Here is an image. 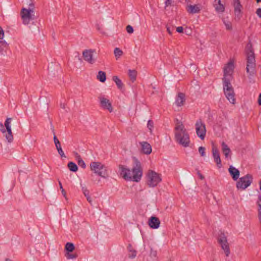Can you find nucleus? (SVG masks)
I'll list each match as a JSON object with an SVG mask.
<instances>
[{
    "mask_svg": "<svg viewBox=\"0 0 261 261\" xmlns=\"http://www.w3.org/2000/svg\"><path fill=\"white\" fill-rule=\"evenodd\" d=\"M133 168L132 170L125 167L124 166H119L120 174L125 180H132L135 182L140 181L143 174V169L141 162L135 157H133Z\"/></svg>",
    "mask_w": 261,
    "mask_h": 261,
    "instance_id": "nucleus-1",
    "label": "nucleus"
},
{
    "mask_svg": "<svg viewBox=\"0 0 261 261\" xmlns=\"http://www.w3.org/2000/svg\"><path fill=\"white\" fill-rule=\"evenodd\" d=\"M255 59L254 53L252 48L251 45L248 47L247 51V66L246 71L248 74V77L250 80V82H251L252 77H253L255 74Z\"/></svg>",
    "mask_w": 261,
    "mask_h": 261,
    "instance_id": "nucleus-2",
    "label": "nucleus"
},
{
    "mask_svg": "<svg viewBox=\"0 0 261 261\" xmlns=\"http://www.w3.org/2000/svg\"><path fill=\"white\" fill-rule=\"evenodd\" d=\"M27 4H29V8H22L21 10V16L24 24H28L31 21L35 19L34 14V5L32 0H25Z\"/></svg>",
    "mask_w": 261,
    "mask_h": 261,
    "instance_id": "nucleus-3",
    "label": "nucleus"
},
{
    "mask_svg": "<svg viewBox=\"0 0 261 261\" xmlns=\"http://www.w3.org/2000/svg\"><path fill=\"white\" fill-rule=\"evenodd\" d=\"M90 169L94 173L104 178L108 177L106 167L99 162H92L90 164Z\"/></svg>",
    "mask_w": 261,
    "mask_h": 261,
    "instance_id": "nucleus-4",
    "label": "nucleus"
},
{
    "mask_svg": "<svg viewBox=\"0 0 261 261\" xmlns=\"http://www.w3.org/2000/svg\"><path fill=\"white\" fill-rule=\"evenodd\" d=\"M147 184L149 187H154L162 180L161 175L149 170L147 174Z\"/></svg>",
    "mask_w": 261,
    "mask_h": 261,
    "instance_id": "nucleus-5",
    "label": "nucleus"
},
{
    "mask_svg": "<svg viewBox=\"0 0 261 261\" xmlns=\"http://www.w3.org/2000/svg\"><path fill=\"white\" fill-rule=\"evenodd\" d=\"M236 183V187L238 190H244L249 187L253 182V176L250 174L241 177L238 179Z\"/></svg>",
    "mask_w": 261,
    "mask_h": 261,
    "instance_id": "nucleus-6",
    "label": "nucleus"
},
{
    "mask_svg": "<svg viewBox=\"0 0 261 261\" xmlns=\"http://www.w3.org/2000/svg\"><path fill=\"white\" fill-rule=\"evenodd\" d=\"M175 137L176 141L185 147L189 146L190 141L189 135L187 131H184L183 133H175Z\"/></svg>",
    "mask_w": 261,
    "mask_h": 261,
    "instance_id": "nucleus-7",
    "label": "nucleus"
},
{
    "mask_svg": "<svg viewBox=\"0 0 261 261\" xmlns=\"http://www.w3.org/2000/svg\"><path fill=\"white\" fill-rule=\"evenodd\" d=\"M218 242L227 256L230 254V249L227 238L223 232H221L218 237Z\"/></svg>",
    "mask_w": 261,
    "mask_h": 261,
    "instance_id": "nucleus-8",
    "label": "nucleus"
},
{
    "mask_svg": "<svg viewBox=\"0 0 261 261\" xmlns=\"http://www.w3.org/2000/svg\"><path fill=\"white\" fill-rule=\"evenodd\" d=\"M195 129L197 135L203 140L205 137L206 130L205 125L201 119H199L196 121L195 123Z\"/></svg>",
    "mask_w": 261,
    "mask_h": 261,
    "instance_id": "nucleus-9",
    "label": "nucleus"
},
{
    "mask_svg": "<svg viewBox=\"0 0 261 261\" xmlns=\"http://www.w3.org/2000/svg\"><path fill=\"white\" fill-rule=\"evenodd\" d=\"M233 6L234 7V19L239 21L242 17L243 6L241 4L240 0H233Z\"/></svg>",
    "mask_w": 261,
    "mask_h": 261,
    "instance_id": "nucleus-10",
    "label": "nucleus"
},
{
    "mask_svg": "<svg viewBox=\"0 0 261 261\" xmlns=\"http://www.w3.org/2000/svg\"><path fill=\"white\" fill-rule=\"evenodd\" d=\"M98 99L100 102V106L102 109L108 110L110 113L113 112V108L109 99L103 96H99Z\"/></svg>",
    "mask_w": 261,
    "mask_h": 261,
    "instance_id": "nucleus-11",
    "label": "nucleus"
},
{
    "mask_svg": "<svg viewBox=\"0 0 261 261\" xmlns=\"http://www.w3.org/2000/svg\"><path fill=\"white\" fill-rule=\"evenodd\" d=\"M95 50L90 49H85L83 51V57L84 59L90 64H93L95 60L93 58V53Z\"/></svg>",
    "mask_w": 261,
    "mask_h": 261,
    "instance_id": "nucleus-12",
    "label": "nucleus"
},
{
    "mask_svg": "<svg viewBox=\"0 0 261 261\" xmlns=\"http://www.w3.org/2000/svg\"><path fill=\"white\" fill-rule=\"evenodd\" d=\"M160 219L155 216L150 217L148 221V224L151 228L157 229L160 225Z\"/></svg>",
    "mask_w": 261,
    "mask_h": 261,
    "instance_id": "nucleus-13",
    "label": "nucleus"
},
{
    "mask_svg": "<svg viewBox=\"0 0 261 261\" xmlns=\"http://www.w3.org/2000/svg\"><path fill=\"white\" fill-rule=\"evenodd\" d=\"M53 132L54 133V138H53L54 142L56 149L58 150L59 154L61 155V158H66V155H65V154L62 149L61 143L59 141V140H58L56 135H55V133L54 129H53Z\"/></svg>",
    "mask_w": 261,
    "mask_h": 261,
    "instance_id": "nucleus-14",
    "label": "nucleus"
},
{
    "mask_svg": "<svg viewBox=\"0 0 261 261\" xmlns=\"http://www.w3.org/2000/svg\"><path fill=\"white\" fill-rule=\"evenodd\" d=\"M212 152L214 161L216 163L217 166L219 168H221L222 165L221 164V160L220 159L219 150L217 147L213 146L212 148Z\"/></svg>",
    "mask_w": 261,
    "mask_h": 261,
    "instance_id": "nucleus-15",
    "label": "nucleus"
},
{
    "mask_svg": "<svg viewBox=\"0 0 261 261\" xmlns=\"http://www.w3.org/2000/svg\"><path fill=\"white\" fill-rule=\"evenodd\" d=\"M228 172L233 180L237 181L239 178L240 172L233 166H229Z\"/></svg>",
    "mask_w": 261,
    "mask_h": 261,
    "instance_id": "nucleus-16",
    "label": "nucleus"
},
{
    "mask_svg": "<svg viewBox=\"0 0 261 261\" xmlns=\"http://www.w3.org/2000/svg\"><path fill=\"white\" fill-rule=\"evenodd\" d=\"M224 93L227 99L229 101V102L234 104L235 103L236 99L234 98V92L233 88H232L228 90V91H225L224 92Z\"/></svg>",
    "mask_w": 261,
    "mask_h": 261,
    "instance_id": "nucleus-17",
    "label": "nucleus"
},
{
    "mask_svg": "<svg viewBox=\"0 0 261 261\" xmlns=\"http://www.w3.org/2000/svg\"><path fill=\"white\" fill-rule=\"evenodd\" d=\"M142 152L146 154H149L152 151L151 145L147 142L141 143Z\"/></svg>",
    "mask_w": 261,
    "mask_h": 261,
    "instance_id": "nucleus-18",
    "label": "nucleus"
},
{
    "mask_svg": "<svg viewBox=\"0 0 261 261\" xmlns=\"http://www.w3.org/2000/svg\"><path fill=\"white\" fill-rule=\"evenodd\" d=\"M200 8L197 5H190L188 6L187 11L191 14H195L199 13L200 11Z\"/></svg>",
    "mask_w": 261,
    "mask_h": 261,
    "instance_id": "nucleus-19",
    "label": "nucleus"
},
{
    "mask_svg": "<svg viewBox=\"0 0 261 261\" xmlns=\"http://www.w3.org/2000/svg\"><path fill=\"white\" fill-rule=\"evenodd\" d=\"M214 7L218 12H223L225 11V7L221 3V0H215Z\"/></svg>",
    "mask_w": 261,
    "mask_h": 261,
    "instance_id": "nucleus-20",
    "label": "nucleus"
},
{
    "mask_svg": "<svg viewBox=\"0 0 261 261\" xmlns=\"http://www.w3.org/2000/svg\"><path fill=\"white\" fill-rule=\"evenodd\" d=\"M222 80L223 83V86L224 92L225 91H228V90L233 88L230 83L229 79L226 78V77H224Z\"/></svg>",
    "mask_w": 261,
    "mask_h": 261,
    "instance_id": "nucleus-21",
    "label": "nucleus"
},
{
    "mask_svg": "<svg viewBox=\"0 0 261 261\" xmlns=\"http://www.w3.org/2000/svg\"><path fill=\"white\" fill-rule=\"evenodd\" d=\"M185 95L182 93H179L176 99V104L177 106H181L185 100Z\"/></svg>",
    "mask_w": 261,
    "mask_h": 261,
    "instance_id": "nucleus-22",
    "label": "nucleus"
},
{
    "mask_svg": "<svg viewBox=\"0 0 261 261\" xmlns=\"http://www.w3.org/2000/svg\"><path fill=\"white\" fill-rule=\"evenodd\" d=\"M221 145L222 152L224 153L225 158H227L229 156L231 150L230 148L228 147V145L224 142H223L222 143Z\"/></svg>",
    "mask_w": 261,
    "mask_h": 261,
    "instance_id": "nucleus-23",
    "label": "nucleus"
},
{
    "mask_svg": "<svg viewBox=\"0 0 261 261\" xmlns=\"http://www.w3.org/2000/svg\"><path fill=\"white\" fill-rule=\"evenodd\" d=\"M234 68V65L232 62H229L227 64V66L225 67L224 69V76L226 77V76L228 74V73L233 70Z\"/></svg>",
    "mask_w": 261,
    "mask_h": 261,
    "instance_id": "nucleus-24",
    "label": "nucleus"
},
{
    "mask_svg": "<svg viewBox=\"0 0 261 261\" xmlns=\"http://www.w3.org/2000/svg\"><path fill=\"white\" fill-rule=\"evenodd\" d=\"M97 79L101 82L103 83L106 80V74L104 71H99L97 75Z\"/></svg>",
    "mask_w": 261,
    "mask_h": 261,
    "instance_id": "nucleus-25",
    "label": "nucleus"
},
{
    "mask_svg": "<svg viewBox=\"0 0 261 261\" xmlns=\"http://www.w3.org/2000/svg\"><path fill=\"white\" fill-rule=\"evenodd\" d=\"M113 81L116 83L118 89H121L123 88V84L117 76H114L113 77Z\"/></svg>",
    "mask_w": 261,
    "mask_h": 261,
    "instance_id": "nucleus-26",
    "label": "nucleus"
},
{
    "mask_svg": "<svg viewBox=\"0 0 261 261\" xmlns=\"http://www.w3.org/2000/svg\"><path fill=\"white\" fill-rule=\"evenodd\" d=\"M65 249L66 253L72 252L75 249L74 245L72 243L67 242L65 245Z\"/></svg>",
    "mask_w": 261,
    "mask_h": 261,
    "instance_id": "nucleus-27",
    "label": "nucleus"
},
{
    "mask_svg": "<svg viewBox=\"0 0 261 261\" xmlns=\"http://www.w3.org/2000/svg\"><path fill=\"white\" fill-rule=\"evenodd\" d=\"M128 75L130 81L134 83L136 80L137 71L135 70H128Z\"/></svg>",
    "mask_w": 261,
    "mask_h": 261,
    "instance_id": "nucleus-28",
    "label": "nucleus"
},
{
    "mask_svg": "<svg viewBox=\"0 0 261 261\" xmlns=\"http://www.w3.org/2000/svg\"><path fill=\"white\" fill-rule=\"evenodd\" d=\"M68 168L70 171L75 172L78 170V167L75 163L73 162H70L67 165Z\"/></svg>",
    "mask_w": 261,
    "mask_h": 261,
    "instance_id": "nucleus-29",
    "label": "nucleus"
},
{
    "mask_svg": "<svg viewBox=\"0 0 261 261\" xmlns=\"http://www.w3.org/2000/svg\"><path fill=\"white\" fill-rule=\"evenodd\" d=\"M177 124L176 125V126L175 127V129L176 131L180 130V132H178L177 133H183L184 131H187L186 129H185L184 126L182 123L180 121H178V120H177Z\"/></svg>",
    "mask_w": 261,
    "mask_h": 261,
    "instance_id": "nucleus-30",
    "label": "nucleus"
},
{
    "mask_svg": "<svg viewBox=\"0 0 261 261\" xmlns=\"http://www.w3.org/2000/svg\"><path fill=\"white\" fill-rule=\"evenodd\" d=\"M75 156L77 160L78 165L82 168L85 169L86 168V164L85 162L81 158L80 155H79L77 153H76Z\"/></svg>",
    "mask_w": 261,
    "mask_h": 261,
    "instance_id": "nucleus-31",
    "label": "nucleus"
},
{
    "mask_svg": "<svg viewBox=\"0 0 261 261\" xmlns=\"http://www.w3.org/2000/svg\"><path fill=\"white\" fill-rule=\"evenodd\" d=\"M6 132H7V134L6 135V139L9 142L11 143L13 140V136L12 135V129L6 130Z\"/></svg>",
    "mask_w": 261,
    "mask_h": 261,
    "instance_id": "nucleus-32",
    "label": "nucleus"
},
{
    "mask_svg": "<svg viewBox=\"0 0 261 261\" xmlns=\"http://www.w3.org/2000/svg\"><path fill=\"white\" fill-rule=\"evenodd\" d=\"M114 53L116 59L120 58L123 54L122 50L118 47L115 48Z\"/></svg>",
    "mask_w": 261,
    "mask_h": 261,
    "instance_id": "nucleus-33",
    "label": "nucleus"
},
{
    "mask_svg": "<svg viewBox=\"0 0 261 261\" xmlns=\"http://www.w3.org/2000/svg\"><path fill=\"white\" fill-rule=\"evenodd\" d=\"M12 118H7V119L6 120L5 122V126L6 127V130H9L10 129H11V120H12Z\"/></svg>",
    "mask_w": 261,
    "mask_h": 261,
    "instance_id": "nucleus-34",
    "label": "nucleus"
},
{
    "mask_svg": "<svg viewBox=\"0 0 261 261\" xmlns=\"http://www.w3.org/2000/svg\"><path fill=\"white\" fill-rule=\"evenodd\" d=\"M81 186L82 187L83 193L84 194L85 196L86 197L90 196L89 191L87 189L86 187L85 186H83L82 184H81Z\"/></svg>",
    "mask_w": 261,
    "mask_h": 261,
    "instance_id": "nucleus-35",
    "label": "nucleus"
},
{
    "mask_svg": "<svg viewBox=\"0 0 261 261\" xmlns=\"http://www.w3.org/2000/svg\"><path fill=\"white\" fill-rule=\"evenodd\" d=\"M71 252L66 253L65 256L67 259L76 258L77 255L76 254H72Z\"/></svg>",
    "mask_w": 261,
    "mask_h": 261,
    "instance_id": "nucleus-36",
    "label": "nucleus"
},
{
    "mask_svg": "<svg viewBox=\"0 0 261 261\" xmlns=\"http://www.w3.org/2000/svg\"><path fill=\"white\" fill-rule=\"evenodd\" d=\"M153 122L152 120H148L147 122V127L150 130V133L152 132V129L153 128Z\"/></svg>",
    "mask_w": 261,
    "mask_h": 261,
    "instance_id": "nucleus-37",
    "label": "nucleus"
},
{
    "mask_svg": "<svg viewBox=\"0 0 261 261\" xmlns=\"http://www.w3.org/2000/svg\"><path fill=\"white\" fill-rule=\"evenodd\" d=\"M205 148L204 147L200 146L198 148V151L201 156H204L205 155Z\"/></svg>",
    "mask_w": 261,
    "mask_h": 261,
    "instance_id": "nucleus-38",
    "label": "nucleus"
},
{
    "mask_svg": "<svg viewBox=\"0 0 261 261\" xmlns=\"http://www.w3.org/2000/svg\"><path fill=\"white\" fill-rule=\"evenodd\" d=\"M137 255V251L135 250H134L130 252L128 254V257L130 258H134Z\"/></svg>",
    "mask_w": 261,
    "mask_h": 261,
    "instance_id": "nucleus-39",
    "label": "nucleus"
},
{
    "mask_svg": "<svg viewBox=\"0 0 261 261\" xmlns=\"http://www.w3.org/2000/svg\"><path fill=\"white\" fill-rule=\"evenodd\" d=\"M166 28H167V31L168 33L170 35H172L173 31L174 30V27H173V26L170 27V26L167 25Z\"/></svg>",
    "mask_w": 261,
    "mask_h": 261,
    "instance_id": "nucleus-40",
    "label": "nucleus"
},
{
    "mask_svg": "<svg viewBox=\"0 0 261 261\" xmlns=\"http://www.w3.org/2000/svg\"><path fill=\"white\" fill-rule=\"evenodd\" d=\"M126 30L128 34H132L134 32V29L130 25H128L126 26Z\"/></svg>",
    "mask_w": 261,
    "mask_h": 261,
    "instance_id": "nucleus-41",
    "label": "nucleus"
},
{
    "mask_svg": "<svg viewBox=\"0 0 261 261\" xmlns=\"http://www.w3.org/2000/svg\"><path fill=\"white\" fill-rule=\"evenodd\" d=\"M225 25V27H226V29L228 30H232V25H231V23L230 22H227V23L225 22V21L224 22Z\"/></svg>",
    "mask_w": 261,
    "mask_h": 261,
    "instance_id": "nucleus-42",
    "label": "nucleus"
},
{
    "mask_svg": "<svg viewBox=\"0 0 261 261\" xmlns=\"http://www.w3.org/2000/svg\"><path fill=\"white\" fill-rule=\"evenodd\" d=\"M0 130L2 133H6V129L5 128V125H4L1 122H0Z\"/></svg>",
    "mask_w": 261,
    "mask_h": 261,
    "instance_id": "nucleus-43",
    "label": "nucleus"
},
{
    "mask_svg": "<svg viewBox=\"0 0 261 261\" xmlns=\"http://www.w3.org/2000/svg\"><path fill=\"white\" fill-rule=\"evenodd\" d=\"M157 255V252L155 250H153L152 248L150 250V256L153 257H156Z\"/></svg>",
    "mask_w": 261,
    "mask_h": 261,
    "instance_id": "nucleus-44",
    "label": "nucleus"
},
{
    "mask_svg": "<svg viewBox=\"0 0 261 261\" xmlns=\"http://www.w3.org/2000/svg\"><path fill=\"white\" fill-rule=\"evenodd\" d=\"M4 37V31L0 26V39L2 40Z\"/></svg>",
    "mask_w": 261,
    "mask_h": 261,
    "instance_id": "nucleus-45",
    "label": "nucleus"
},
{
    "mask_svg": "<svg viewBox=\"0 0 261 261\" xmlns=\"http://www.w3.org/2000/svg\"><path fill=\"white\" fill-rule=\"evenodd\" d=\"M172 0H166V1L165 2V6L167 7L169 6H171L172 5Z\"/></svg>",
    "mask_w": 261,
    "mask_h": 261,
    "instance_id": "nucleus-46",
    "label": "nucleus"
},
{
    "mask_svg": "<svg viewBox=\"0 0 261 261\" xmlns=\"http://www.w3.org/2000/svg\"><path fill=\"white\" fill-rule=\"evenodd\" d=\"M184 29L182 27H178L176 28V31L179 33H183Z\"/></svg>",
    "mask_w": 261,
    "mask_h": 261,
    "instance_id": "nucleus-47",
    "label": "nucleus"
},
{
    "mask_svg": "<svg viewBox=\"0 0 261 261\" xmlns=\"http://www.w3.org/2000/svg\"><path fill=\"white\" fill-rule=\"evenodd\" d=\"M0 43L5 47H7L8 46V44L5 40H0Z\"/></svg>",
    "mask_w": 261,
    "mask_h": 261,
    "instance_id": "nucleus-48",
    "label": "nucleus"
},
{
    "mask_svg": "<svg viewBox=\"0 0 261 261\" xmlns=\"http://www.w3.org/2000/svg\"><path fill=\"white\" fill-rule=\"evenodd\" d=\"M256 13L259 18H261V8L257 9Z\"/></svg>",
    "mask_w": 261,
    "mask_h": 261,
    "instance_id": "nucleus-49",
    "label": "nucleus"
},
{
    "mask_svg": "<svg viewBox=\"0 0 261 261\" xmlns=\"http://www.w3.org/2000/svg\"><path fill=\"white\" fill-rule=\"evenodd\" d=\"M86 199L87 200V201H88V202L91 205H92V200L91 199V198L90 197V196H88V197H86Z\"/></svg>",
    "mask_w": 261,
    "mask_h": 261,
    "instance_id": "nucleus-50",
    "label": "nucleus"
},
{
    "mask_svg": "<svg viewBox=\"0 0 261 261\" xmlns=\"http://www.w3.org/2000/svg\"><path fill=\"white\" fill-rule=\"evenodd\" d=\"M127 250L129 252L134 250L133 249L132 245L130 244H129L127 246Z\"/></svg>",
    "mask_w": 261,
    "mask_h": 261,
    "instance_id": "nucleus-51",
    "label": "nucleus"
},
{
    "mask_svg": "<svg viewBox=\"0 0 261 261\" xmlns=\"http://www.w3.org/2000/svg\"><path fill=\"white\" fill-rule=\"evenodd\" d=\"M257 102L259 106H261V93L259 94L258 96Z\"/></svg>",
    "mask_w": 261,
    "mask_h": 261,
    "instance_id": "nucleus-52",
    "label": "nucleus"
},
{
    "mask_svg": "<svg viewBox=\"0 0 261 261\" xmlns=\"http://www.w3.org/2000/svg\"><path fill=\"white\" fill-rule=\"evenodd\" d=\"M197 174H198V175H199V178H200L201 179H204V176H203V175H202V174L199 172V171H198V172H197Z\"/></svg>",
    "mask_w": 261,
    "mask_h": 261,
    "instance_id": "nucleus-53",
    "label": "nucleus"
},
{
    "mask_svg": "<svg viewBox=\"0 0 261 261\" xmlns=\"http://www.w3.org/2000/svg\"><path fill=\"white\" fill-rule=\"evenodd\" d=\"M258 217L259 221L261 222V208H260V210L258 211Z\"/></svg>",
    "mask_w": 261,
    "mask_h": 261,
    "instance_id": "nucleus-54",
    "label": "nucleus"
},
{
    "mask_svg": "<svg viewBox=\"0 0 261 261\" xmlns=\"http://www.w3.org/2000/svg\"><path fill=\"white\" fill-rule=\"evenodd\" d=\"M75 57H77V59L79 60V61L80 62H82V59L81 57H80V55H79V54L78 53V55L77 56H75Z\"/></svg>",
    "mask_w": 261,
    "mask_h": 261,
    "instance_id": "nucleus-55",
    "label": "nucleus"
},
{
    "mask_svg": "<svg viewBox=\"0 0 261 261\" xmlns=\"http://www.w3.org/2000/svg\"><path fill=\"white\" fill-rule=\"evenodd\" d=\"M60 107L61 108L65 109V103H60Z\"/></svg>",
    "mask_w": 261,
    "mask_h": 261,
    "instance_id": "nucleus-56",
    "label": "nucleus"
},
{
    "mask_svg": "<svg viewBox=\"0 0 261 261\" xmlns=\"http://www.w3.org/2000/svg\"><path fill=\"white\" fill-rule=\"evenodd\" d=\"M61 192L63 196L65 197L66 194L65 190L64 189H62V190H61Z\"/></svg>",
    "mask_w": 261,
    "mask_h": 261,
    "instance_id": "nucleus-57",
    "label": "nucleus"
},
{
    "mask_svg": "<svg viewBox=\"0 0 261 261\" xmlns=\"http://www.w3.org/2000/svg\"><path fill=\"white\" fill-rule=\"evenodd\" d=\"M59 185H60V188L61 190H62L63 188V186H62V185L61 184V182L60 181H59Z\"/></svg>",
    "mask_w": 261,
    "mask_h": 261,
    "instance_id": "nucleus-58",
    "label": "nucleus"
},
{
    "mask_svg": "<svg viewBox=\"0 0 261 261\" xmlns=\"http://www.w3.org/2000/svg\"><path fill=\"white\" fill-rule=\"evenodd\" d=\"M259 190L261 191V180L259 182Z\"/></svg>",
    "mask_w": 261,
    "mask_h": 261,
    "instance_id": "nucleus-59",
    "label": "nucleus"
},
{
    "mask_svg": "<svg viewBox=\"0 0 261 261\" xmlns=\"http://www.w3.org/2000/svg\"><path fill=\"white\" fill-rule=\"evenodd\" d=\"M258 199L261 201V197L260 196H259ZM258 205H259V207H261V204H259Z\"/></svg>",
    "mask_w": 261,
    "mask_h": 261,
    "instance_id": "nucleus-60",
    "label": "nucleus"
},
{
    "mask_svg": "<svg viewBox=\"0 0 261 261\" xmlns=\"http://www.w3.org/2000/svg\"><path fill=\"white\" fill-rule=\"evenodd\" d=\"M5 261H11V260L8 258H6Z\"/></svg>",
    "mask_w": 261,
    "mask_h": 261,
    "instance_id": "nucleus-61",
    "label": "nucleus"
},
{
    "mask_svg": "<svg viewBox=\"0 0 261 261\" xmlns=\"http://www.w3.org/2000/svg\"><path fill=\"white\" fill-rule=\"evenodd\" d=\"M257 3H260L261 2V0H255Z\"/></svg>",
    "mask_w": 261,
    "mask_h": 261,
    "instance_id": "nucleus-62",
    "label": "nucleus"
}]
</instances>
